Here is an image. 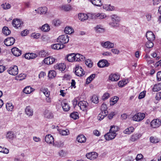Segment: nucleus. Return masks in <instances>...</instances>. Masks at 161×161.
I'll return each instance as SVG.
<instances>
[{
	"label": "nucleus",
	"mask_w": 161,
	"mask_h": 161,
	"mask_svg": "<svg viewBox=\"0 0 161 161\" xmlns=\"http://www.w3.org/2000/svg\"><path fill=\"white\" fill-rule=\"evenodd\" d=\"M112 22L109 23L110 26L114 27H118L119 26V23L120 20V18L116 15H113L111 16Z\"/></svg>",
	"instance_id": "1"
},
{
	"label": "nucleus",
	"mask_w": 161,
	"mask_h": 161,
	"mask_svg": "<svg viewBox=\"0 0 161 161\" xmlns=\"http://www.w3.org/2000/svg\"><path fill=\"white\" fill-rule=\"evenodd\" d=\"M145 117L143 113H138L135 114L132 117V119L134 121L139 122L143 120Z\"/></svg>",
	"instance_id": "2"
},
{
	"label": "nucleus",
	"mask_w": 161,
	"mask_h": 161,
	"mask_svg": "<svg viewBox=\"0 0 161 161\" xmlns=\"http://www.w3.org/2000/svg\"><path fill=\"white\" fill-rule=\"evenodd\" d=\"M69 40V37L66 35H61L57 39L58 42L63 44L67 43Z\"/></svg>",
	"instance_id": "3"
},
{
	"label": "nucleus",
	"mask_w": 161,
	"mask_h": 161,
	"mask_svg": "<svg viewBox=\"0 0 161 161\" xmlns=\"http://www.w3.org/2000/svg\"><path fill=\"white\" fill-rule=\"evenodd\" d=\"M161 125V120L158 119H153L150 123L151 126L153 128H157Z\"/></svg>",
	"instance_id": "4"
},
{
	"label": "nucleus",
	"mask_w": 161,
	"mask_h": 161,
	"mask_svg": "<svg viewBox=\"0 0 161 161\" xmlns=\"http://www.w3.org/2000/svg\"><path fill=\"white\" fill-rule=\"evenodd\" d=\"M7 71L9 74L14 76L16 75L18 73V67L16 65H14L9 68Z\"/></svg>",
	"instance_id": "5"
},
{
	"label": "nucleus",
	"mask_w": 161,
	"mask_h": 161,
	"mask_svg": "<svg viewBox=\"0 0 161 161\" xmlns=\"http://www.w3.org/2000/svg\"><path fill=\"white\" fill-rule=\"evenodd\" d=\"M75 74L78 76H82L85 75V72L83 71L81 67L78 66L75 68Z\"/></svg>",
	"instance_id": "6"
},
{
	"label": "nucleus",
	"mask_w": 161,
	"mask_h": 161,
	"mask_svg": "<svg viewBox=\"0 0 161 161\" xmlns=\"http://www.w3.org/2000/svg\"><path fill=\"white\" fill-rule=\"evenodd\" d=\"M89 15L90 16H91V19L96 18H97L98 19H103L106 17L105 14L103 13L90 14Z\"/></svg>",
	"instance_id": "7"
},
{
	"label": "nucleus",
	"mask_w": 161,
	"mask_h": 161,
	"mask_svg": "<svg viewBox=\"0 0 161 161\" xmlns=\"http://www.w3.org/2000/svg\"><path fill=\"white\" fill-rule=\"evenodd\" d=\"M12 24L13 26L16 28H18L23 25V23L20 19H16L13 20Z\"/></svg>",
	"instance_id": "8"
},
{
	"label": "nucleus",
	"mask_w": 161,
	"mask_h": 161,
	"mask_svg": "<svg viewBox=\"0 0 161 161\" xmlns=\"http://www.w3.org/2000/svg\"><path fill=\"white\" fill-rule=\"evenodd\" d=\"M116 135V133H114L109 130V132L105 134L104 136L106 140L109 141L114 139Z\"/></svg>",
	"instance_id": "9"
},
{
	"label": "nucleus",
	"mask_w": 161,
	"mask_h": 161,
	"mask_svg": "<svg viewBox=\"0 0 161 161\" xmlns=\"http://www.w3.org/2000/svg\"><path fill=\"white\" fill-rule=\"evenodd\" d=\"M15 42V39L13 37H8L4 41V44L7 46L13 45Z\"/></svg>",
	"instance_id": "10"
},
{
	"label": "nucleus",
	"mask_w": 161,
	"mask_h": 161,
	"mask_svg": "<svg viewBox=\"0 0 161 161\" xmlns=\"http://www.w3.org/2000/svg\"><path fill=\"white\" fill-rule=\"evenodd\" d=\"M16 137V135L12 131H8L6 133V138L8 141H12Z\"/></svg>",
	"instance_id": "11"
},
{
	"label": "nucleus",
	"mask_w": 161,
	"mask_h": 161,
	"mask_svg": "<svg viewBox=\"0 0 161 161\" xmlns=\"http://www.w3.org/2000/svg\"><path fill=\"white\" fill-rule=\"evenodd\" d=\"M88 105V103L85 101H80L78 104V106L80 107V109L82 111H85V110H86Z\"/></svg>",
	"instance_id": "12"
},
{
	"label": "nucleus",
	"mask_w": 161,
	"mask_h": 161,
	"mask_svg": "<svg viewBox=\"0 0 161 161\" xmlns=\"http://www.w3.org/2000/svg\"><path fill=\"white\" fill-rule=\"evenodd\" d=\"M97 66L100 68L108 66L109 65L106 60L103 59L100 60L97 64Z\"/></svg>",
	"instance_id": "13"
},
{
	"label": "nucleus",
	"mask_w": 161,
	"mask_h": 161,
	"mask_svg": "<svg viewBox=\"0 0 161 161\" xmlns=\"http://www.w3.org/2000/svg\"><path fill=\"white\" fill-rule=\"evenodd\" d=\"M55 59L52 57H49L45 58L43 60L44 62L48 65L52 64L55 62Z\"/></svg>",
	"instance_id": "14"
},
{
	"label": "nucleus",
	"mask_w": 161,
	"mask_h": 161,
	"mask_svg": "<svg viewBox=\"0 0 161 161\" xmlns=\"http://www.w3.org/2000/svg\"><path fill=\"white\" fill-rule=\"evenodd\" d=\"M146 36L148 41H153L155 39V35L151 31L147 32Z\"/></svg>",
	"instance_id": "15"
},
{
	"label": "nucleus",
	"mask_w": 161,
	"mask_h": 161,
	"mask_svg": "<svg viewBox=\"0 0 161 161\" xmlns=\"http://www.w3.org/2000/svg\"><path fill=\"white\" fill-rule=\"evenodd\" d=\"M120 76L118 74H111L108 77L109 80L111 81H117L119 79Z\"/></svg>",
	"instance_id": "16"
},
{
	"label": "nucleus",
	"mask_w": 161,
	"mask_h": 161,
	"mask_svg": "<svg viewBox=\"0 0 161 161\" xmlns=\"http://www.w3.org/2000/svg\"><path fill=\"white\" fill-rule=\"evenodd\" d=\"M90 14V13L88 14V15L83 13L79 14H78V18L81 21H84L85 20L87 19L88 18L91 19V16H90L89 15Z\"/></svg>",
	"instance_id": "17"
},
{
	"label": "nucleus",
	"mask_w": 161,
	"mask_h": 161,
	"mask_svg": "<svg viewBox=\"0 0 161 161\" xmlns=\"http://www.w3.org/2000/svg\"><path fill=\"white\" fill-rule=\"evenodd\" d=\"M86 156L87 158L92 160L96 158L97 157V154L95 152H92L87 153Z\"/></svg>",
	"instance_id": "18"
},
{
	"label": "nucleus",
	"mask_w": 161,
	"mask_h": 161,
	"mask_svg": "<svg viewBox=\"0 0 161 161\" xmlns=\"http://www.w3.org/2000/svg\"><path fill=\"white\" fill-rule=\"evenodd\" d=\"M45 141L48 144H52L54 142V138L52 135H47L45 137Z\"/></svg>",
	"instance_id": "19"
},
{
	"label": "nucleus",
	"mask_w": 161,
	"mask_h": 161,
	"mask_svg": "<svg viewBox=\"0 0 161 161\" xmlns=\"http://www.w3.org/2000/svg\"><path fill=\"white\" fill-rule=\"evenodd\" d=\"M11 52L14 55L16 56H19L21 54V51L16 47L13 48L11 49Z\"/></svg>",
	"instance_id": "20"
},
{
	"label": "nucleus",
	"mask_w": 161,
	"mask_h": 161,
	"mask_svg": "<svg viewBox=\"0 0 161 161\" xmlns=\"http://www.w3.org/2000/svg\"><path fill=\"white\" fill-rule=\"evenodd\" d=\"M101 45L104 47L107 48H110L114 47V44L109 41H107L104 43H102Z\"/></svg>",
	"instance_id": "21"
},
{
	"label": "nucleus",
	"mask_w": 161,
	"mask_h": 161,
	"mask_svg": "<svg viewBox=\"0 0 161 161\" xmlns=\"http://www.w3.org/2000/svg\"><path fill=\"white\" fill-rule=\"evenodd\" d=\"M74 56L75 61H82L85 60V57L80 54L77 53L75 54H74Z\"/></svg>",
	"instance_id": "22"
},
{
	"label": "nucleus",
	"mask_w": 161,
	"mask_h": 161,
	"mask_svg": "<svg viewBox=\"0 0 161 161\" xmlns=\"http://www.w3.org/2000/svg\"><path fill=\"white\" fill-rule=\"evenodd\" d=\"M77 140L79 143H85L86 142V138L84 135H80L77 136Z\"/></svg>",
	"instance_id": "23"
},
{
	"label": "nucleus",
	"mask_w": 161,
	"mask_h": 161,
	"mask_svg": "<svg viewBox=\"0 0 161 161\" xmlns=\"http://www.w3.org/2000/svg\"><path fill=\"white\" fill-rule=\"evenodd\" d=\"M108 114V111H101L98 114L97 116V119L98 120H101L104 119Z\"/></svg>",
	"instance_id": "24"
},
{
	"label": "nucleus",
	"mask_w": 161,
	"mask_h": 161,
	"mask_svg": "<svg viewBox=\"0 0 161 161\" xmlns=\"http://www.w3.org/2000/svg\"><path fill=\"white\" fill-rule=\"evenodd\" d=\"M65 45L63 44L59 43L55 44L52 45V48L54 49H60L64 48Z\"/></svg>",
	"instance_id": "25"
},
{
	"label": "nucleus",
	"mask_w": 161,
	"mask_h": 161,
	"mask_svg": "<svg viewBox=\"0 0 161 161\" xmlns=\"http://www.w3.org/2000/svg\"><path fill=\"white\" fill-rule=\"evenodd\" d=\"M140 134H134L131 136L130 140L132 142H134L138 140L141 137Z\"/></svg>",
	"instance_id": "26"
},
{
	"label": "nucleus",
	"mask_w": 161,
	"mask_h": 161,
	"mask_svg": "<svg viewBox=\"0 0 161 161\" xmlns=\"http://www.w3.org/2000/svg\"><path fill=\"white\" fill-rule=\"evenodd\" d=\"M65 65L64 64H60L55 66L56 69L63 72L65 69Z\"/></svg>",
	"instance_id": "27"
},
{
	"label": "nucleus",
	"mask_w": 161,
	"mask_h": 161,
	"mask_svg": "<svg viewBox=\"0 0 161 161\" xmlns=\"http://www.w3.org/2000/svg\"><path fill=\"white\" fill-rule=\"evenodd\" d=\"M34 90V89L31 88L30 86H27L23 89V92L26 94H28L31 93Z\"/></svg>",
	"instance_id": "28"
},
{
	"label": "nucleus",
	"mask_w": 161,
	"mask_h": 161,
	"mask_svg": "<svg viewBox=\"0 0 161 161\" xmlns=\"http://www.w3.org/2000/svg\"><path fill=\"white\" fill-rule=\"evenodd\" d=\"M44 115V117L47 119H51L53 117V115L51 111H45Z\"/></svg>",
	"instance_id": "29"
},
{
	"label": "nucleus",
	"mask_w": 161,
	"mask_h": 161,
	"mask_svg": "<svg viewBox=\"0 0 161 161\" xmlns=\"http://www.w3.org/2000/svg\"><path fill=\"white\" fill-rule=\"evenodd\" d=\"M66 58L68 61L69 62H73L75 61L74 53H71L68 54L67 55Z\"/></svg>",
	"instance_id": "30"
},
{
	"label": "nucleus",
	"mask_w": 161,
	"mask_h": 161,
	"mask_svg": "<svg viewBox=\"0 0 161 161\" xmlns=\"http://www.w3.org/2000/svg\"><path fill=\"white\" fill-rule=\"evenodd\" d=\"M53 146L57 147H62L64 145V143L60 141H58L55 142H53Z\"/></svg>",
	"instance_id": "31"
},
{
	"label": "nucleus",
	"mask_w": 161,
	"mask_h": 161,
	"mask_svg": "<svg viewBox=\"0 0 161 161\" xmlns=\"http://www.w3.org/2000/svg\"><path fill=\"white\" fill-rule=\"evenodd\" d=\"M160 90H161V83L155 85L153 88V91L155 92L158 91Z\"/></svg>",
	"instance_id": "32"
},
{
	"label": "nucleus",
	"mask_w": 161,
	"mask_h": 161,
	"mask_svg": "<svg viewBox=\"0 0 161 161\" xmlns=\"http://www.w3.org/2000/svg\"><path fill=\"white\" fill-rule=\"evenodd\" d=\"M92 3L97 6H100L102 5V3L101 0H91Z\"/></svg>",
	"instance_id": "33"
},
{
	"label": "nucleus",
	"mask_w": 161,
	"mask_h": 161,
	"mask_svg": "<svg viewBox=\"0 0 161 161\" xmlns=\"http://www.w3.org/2000/svg\"><path fill=\"white\" fill-rule=\"evenodd\" d=\"M134 130L133 127L131 126L126 128L124 131V133L126 134H130L133 132Z\"/></svg>",
	"instance_id": "34"
},
{
	"label": "nucleus",
	"mask_w": 161,
	"mask_h": 161,
	"mask_svg": "<svg viewBox=\"0 0 161 161\" xmlns=\"http://www.w3.org/2000/svg\"><path fill=\"white\" fill-rule=\"evenodd\" d=\"M64 32L66 34H70L74 32V30L71 27H66L64 30Z\"/></svg>",
	"instance_id": "35"
},
{
	"label": "nucleus",
	"mask_w": 161,
	"mask_h": 161,
	"mask_svg": "<svg viewBox=\"0 0 161 161\" xmlns=\"http://www.w3.org/2000/svg\"><path fill=\"white\" fill-rule=\"evenodd\" d=\"M94 29L98 33H102L104 32V31L103 26L101 25H97L94 28Z\"/></svg>",
	"instance_id": "36"
},
{
	"label": "nucleus",
	"mask_w": 161,
	"mask_h": 161,
	"mask_svg": "<svg viewBox=\"0 0 161 161\" xmlns=\"http://www.w3.org/2000/svg\"><path fill=\"white\" fill-rule=\"evenodd\" d=\"M70 116L75 120L79 118V114L76 111H74L71 113L70 115Z\"/></svg>",
	"instance_id": "37"
},
{
	"label": "nucleus",
	"mask_w": 161,
	"mask_h": 161,
	"mask_svg": "<svg viewBox=\"0 0 161 161\" xmlns=\"http://www.w3.org/2000/svg\"><path fill=\"white\" fill-rule=\"evenodd\" d=\"M62 106L64 111H69L70 107L67 103L64 102L62 103Z\"/></svg>",
	"instance_id": "38"
},
{
	"label": "nucleus",
	"mask_w": 161,
	"mask_h": 161,
	"mask_svg": "<svg viewBox=\"0 0 161 161\" xmlns=\"http://www.w3.org/2000/svg\"><path fill=\"white\" fill-rule=\"evenodd\" d=\"M41 30L44 32L48 31L50 29V27L47 24H45L43 25L40 28Z\"/></svg>",
	"instance_id": "39"
},
{
	"label": "nucleus",
	"mask_w": 161,
	"mask_h": 161,
	"mask_svg": "<svg viewBox=\"0 0 161 161\" xmlns=\"http://www.w3.org/2000/svg\"><path fill=\"white\" fill-rule=\"evenodd\" d=\"M3 33L6 36H7L11 33L10 31L9 30L8 28L6 26H4L2 30Z\"/></svg>",
	"instance_id": "40"
},
{
	"label": "nucleus",
	"mask_w": 161,
	"mask_h": 161,
	"mask_svg": "<svg viewBox=\"0 0 161 161\" xmlns=\"http://www.w3.org/2000/svg\"><path fill=\"white\" fill-rule=\"evenodd\" d=\"M150 142L153 143H156L159 142L160 141L159 139L156 137L151 136L150 138Z\"/></svg>",
	"instance_id": "41"
},
{
	"label": "nucleus",
	"mask_w": 161,
	"mask_h": 161,
	"mask_svg": "<svg viewBox=\"0 0 161 161\" xmlns=\"http://www.w3.org/2000/svg\"><path fill=\"white\" fill-rule=\"evenodd\" d=\"M41 91L43 92L46 97H48L49 96L50 92L47 88H42L41 89Z\"/></svg>",
	"instance_id": "42"
},
{
	"label": "nucleus",
	"mask_w": 161,
	"mask_h": 161,
	"mask_svg": "<svg viewBox=\"0 0 161 161\" xmlns=\"http://www.w3.org/2000/svg\"><path fill=\"white\" fill-rule=\"evenodd\" d=\"M56 75V72L54 70H50L48 74V77L51 79L54 77Z\"/></svg>",
	"instance_id": "43"
},
{
	"label": "nucleus",
	"mask_w": 161,
	"mask_h": 161,
	"mask_svg": "<svg viewBox=\"0 0 161 161\" xmlns=\"http://www.w3.org/2000/svg\"><path fill=\"white\" fill-rule=\"evenodd\" d=\"M118 99L119 97H115L114 98H111L110 101V105H113L117 102Z\"/></svg>",
	"instance_id": "44"
},
{
	"label": "nucleus",
	"mask_w": 161,
	"mask_h": 161,
	"mask_svg": "<svg viewBox=\"0 0 161 161\" xmlns=\"http://www.w3.org/2000/svg\"><path fill=\"white\" fill-rule=\"evenodd\" d=\"M95 76V74H92L86 79V83L89 84L94 78Z\"/></svg>",
	"instance_id": "45"
},
{
	"label": "nucleus",
	"mask_w": 161,
	"mask_h": 161,
	"mask_svg": "<svg viewBox=\"0 0 161 161\" xmlns=\"http://www.w3.org/2000/svg\"><path fill=\"white\" fill-rule=\"evenodd\" d=\"M85 64L89 68H91L93 66L92 61L91 59H89L85 60Z\"/></svg>",
	"instance_id": "46"
},
{
	"label": "nucleus",
	"mask_w": 161,
	"mask_h": 161,
	"mask_svg": "<svg viewBox=\"0 0 161 161\" xmlns=\"http://www.w3.org/2000/svg\"><path fill=\"white\" fill-rule=\"evenodd\" d=\"M119 128L118 126L113 125L111 126L109 130L114 133H116V132L119 130Z\"/></svg>",
	"instance_id": "47"
},
{
	"label": "nucleus",
	"mask_w": 161,
	"mask_h": 161,
	"mask_svg": "<svg viewBox=\"0 0 161 161\" xmlns=\"http://www.w3.org/2000/svg\"><path fill=\"white\" fill-rule=\"evenodd\" d=\"M103 8L104 9L108 11H112L114 8V7L111 6L110 5H105L103 6Z\"/></svg>",
	"instance_id": "48"
},
{
	"label": "nucleus",
	"mask_w": 161,
	"mask_h": 161,
	"mask_svg": "<svg viewBox=\"0 0 161 161\" xmlns=\"http://www.w3.org/2000/svg\"><path fill=\"white\" fill-rule=\"evenodd\" d=\"M61 9L65 11H69L71 8V6L69 4L63 5L61 7Z\"/></svg>",
	"instance_id": "49"
},
{
	"label": "nucleus",
	"mask_w": 161,
	"mask_h": 161,
	"mask_svg": "<svg viewBox=\"0 0 161 161\" xmlns=\"http://www.w3.org/2000/svg\"><path fill=\"white\" fill-rule=\"evenodd\" d=\"M6 107L8 111H12L14 108V106L11 103H7L6 105Z\"/></svg>",
	"instance_id": "50"
},
{
	"label": "nucleus",
	"mask_w": 161,
	"mask_h": 161,
	"mask_svg": "<svg viewBox=\"0 0 161 161\" xmlns=\"http://www.w3.org/2000/svg\"><path fill=\"white\" fill-rule=\"evenodd\" d=\"M58 154L60 157H62L66 156L67 155V153L63 150H61L59 151Z\"/></svg>",
	"instance_id": "51"
},
{
	"label": "nucleus",
	"mask_w": 161,
	"mask_h": 161,
	"mask_svg": "<svg viewBox=\"0 0 161 161\" xmlns=\"http://www.w3.org/2000/svg\"><path fill=\"white\" fill-rule=\"evenodd\" d=\"M39 10L40 11L41 14H45L47 11V8L46 7H40L39 8Z\"/></svg>",
	"instance_id": "52"
},
{
	"label": "nucleus",
	"mask_w": 161,
	"mask_h": 161,
	"mask_svg": "<svg viewBox=\"0 0 161 161\" xmlns=\"http://www.w3.org/2000/svg\"><path fill=\"white\" fill-rule=\"evenodd\" d=\"M92 102L95 103H97L99 102L98 97L96 95H94L91 99Z\"/></svg>",
	"instance_id": "53"
},
{
	"label": "nucleus",
	"mask_w": 161,
	"mask_h": 161,
	"mask_svg": "<svg viewBox=\"0 0 161 161\" xmlns=\"http://www.w3.org/2000/svg\"><path fill=\"white\" fill-rule=\"evenodd\" d=\"M152 41H148L146 42L145 46L147 48H151L153 47L154 44Z\"/></svg>",
	"instance_id": "54"
},
{
	"label": "nucleus",
	"mask_w": 161,
	"mask_h": 161,
	"mask_svg": "<svg viewBox=\"0 0 161 161\" xmlns=\"http://www.w3.org/2000/svg\"><path fill=\"white\" fill-rule=\"evenodd\" d=\"M0 152L7 154L9 153V150L6 148L0 146Z\"/></svg>",
	"instance_id": "55"
},
{
	"label": "nucleus",
	"mask_w": 161,
	"mask_h": 161,
	"mask_svg": "<svg viewBox=\"0 0 161 161\" xmlns=\"http://www.w3.org/2000/svg\"><path fill=\"white\" fill-rule=\"evenodd\" d=\"M1 6L4 9H8L10 8V5L9 3H6L2 4Z\"/></svg>",
	"instance_id": "56"
},
{
	"label": "nucleus",
	"mask_w": 161,
	"mask_h": 161,
	"mask_svg": "<svg viewBox=\"0 0 161 161\" xmlns=\"http://www.w3.org/2000/svg\"><path fill=\"white\" fill-rule=\"evenodd\" d=\"M69 134V130L66 129L65 130H63L61 132V134L63 136L68 135Z\"/></svg>",
	"instance_id": "57"
},
{
	"label": "nucleus",
	"mask_w": 161,
	"mask_h": 161,
	"mask_svg": "<svg viewBox=\"0 0 161 161\" xmlns=\"http://www.w3.org/2000/svg\"><path fill=\"white\" fill-rule=\"evenodd\" d=\"M47 54V52L44 50H42L39 53V56L42 57H45Z\"/></svg>",
	"instance_id": "58"
},
{
	"label": "nucleus",
	"mask_w": 161,
	"mask_h": 161,
	"mask_svg": "<svg viewBox=\"0 0 161 161\" xmlns=\"http://www.w3.org/2000/svg\"><path fill=\"white\" fill-rule=\"evenodd\" d=\"M109 97V94L108 93H105L102 97V99L103 100H105Z\"/></svg>",
	"instance_id": "59"
},
{
	"label": "nucleus",
	"mask_w": 161,
	"mask_h": 161,
	"mask_svg": "<svg viewBox=\"0 0 161 161\" xmlns=\"http://www.w3.org/2000/svg\"><path fill=\"white\" fill-rule=\"evenodd\" d=\"M146 92V91H144L141 92L139 95L138 98L139 99H142L145 96Z\"/></svg>",
	"instance_id": "60"
},
{
	"label": "nucleus",
	"mask_w": 161,
	"mask_h": 161,
	"mask_svg": "<svg viewBox=\"0 0 161 161\" xmlns=\"http://www.w3.org/2000/svg\"><path fill=\"white\" fill-rule=\"evenodd\" d=\"M61 22L60 20L58 19H55L53 21V23L55 26H58L59 25Z\"/></svg>",
	"instance_id": "61"
},
{
	"label": "nucleus",
	"mask_w": 161,
	"mask_h": 161,
	"mask_svg": "<svg viewBox=\"0 0 161 161\" xmlns=\"http://www.w3.org/2000/svg\"><path fill=\"white\" fill-rule=\"evenodd\" d=\"M14 161H25L23 158L20 157V156L16 157L14 159Z\"/></svg>",
	"instance_id": "62"
},
{
	"label": "nucleus",
	"mask_w": 161,
	"mask_h": 161,
	"mask_svg": "<svg viewBox=\"0 0 161 161\" xmlns=\"http://www.w3.org/2000/svg\"><path fill=\"white\" fill-rule=\"evenodd\" d=\"M40 36V34L39 33H37L36 34H31V36L33 37L35 39H38L39 38Z\"/></svg>",
	"instance_id": "63"
},
{
	"label": "nucleus",
	"mask_w": 161,
	"mask_h": 161,
	"mask_svg": "<svg viewBox=\"0 0 161 161\" xmlns=\"http://www.w3.org/2000/svg\"><path fill=\"white\" fill-rule=\"evenodd\" d=\"M157 78L158 81H161V71H159L157 73Z\"/></svg>",
	"instance_id": "64"
}]
</instances>
